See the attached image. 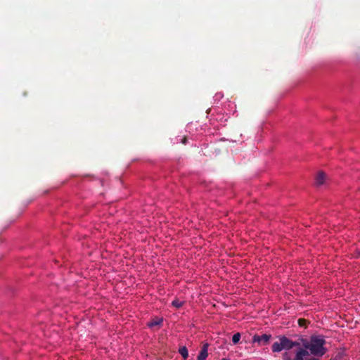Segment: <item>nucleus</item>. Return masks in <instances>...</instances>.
<instances>
[{
    "mask_svg": "<svg viewBox=\"0 0 360 360\" xmlns=\"http://www.w3.org/2000/svg\"><path fill=\"white\" fill-rule=\"evenodd\" d=\"M326 180V174L323 172L320 171L318 172V174L316 176L315 184L316 186H319L323 185L325 183Z\"/></svg>",
    "mask_w": 360,
    "mask_h": 360,
    "instance_id": "5",
    "label": "nucleus"
},
{
    "mask_svg": "<svg viewBox=\"0 0 360 360\" xmlns=\"http://www.w3.org/2000/svg\"><path fill=\"white\" fill-rule=\"evenodd\" d=\"M208 347H209V345L207 343H205L203 345V346L197 357L198 360H205L206 359V358L208 356V352H207Z\"/></svg>",
    "mask_w": 360,
    "mask_h": 360,
    "instance_id": "6",
    "label": "nucleus"
},
{
    "mask_svg": "<svg viewBox=\"0 0 360 360\" xmlns=\"http://www.w3.org/2000/svg\"><path fill=\"white\" fill-rule=\"evenodd\" d=\"M271 338V335L263 334L262 335H255L252 338V342L257 343L259 345H266Z\"/></svg>",
    "mask_w": 360,
    "mask_h": 360,
    "instance_id": "4",
    "label": "nucleus"
},
{
    "mask_svg": "<svg viewBox=\"0 0 360 360\" xmlns=\"http://www.w3.org/2000/svg\"><path fill=\"white\" fill-rule=\"evenodd\" d=\"M221 360H229V359L223 358Z\"/></svg>",
    "mask_w": 360,
    "mask_h": 360,
    "instance_id": "16",
    "label": "nucleus"
},
{
    "mask_svg": "<svg viewBox=\"0 0 360 360\" xmlns=\"http://www.w3.org/2000/svg\"><path fill=\"white\" fill-rule=\"evenodd\" d=\"M283 360H292V354L289 352H285L283 354Z\"/></svg>",
    "mask_w": 360,
    "mask_h": 360,
    "instance_id": "12",
    "label": "nucleus"
},
{
    "mask_svg": "<svg viewBox=\"0 0 360 360\" xmlns=\"http://www.w3.org/2000/svg\"><path fill=\"white\" fill-rule=\"evenodd\" d=\"M283 349V346L281 345V340L276 342L272 345L271 350L273 352H279Z\"/></svg>",
    "mask_w": 360,
    "mask_h": 360,
    "instance_id": "7",
    "label": "nucleus"
},
{
    "mask_svg": "<svg viewBox=\"0 0 360 360\" xmlns=\"http://www.w3.org/2000/svg\"><path fill=\"white\" fill-rule=\"evenodd\" d=\"M298 323L300 326H306L307 321L303 319H298Z\"/></svg>",
    "mask_w": 360,
    "mask_h": 360,
    "instance_id": "13",
    "label": "nucleus"
},
{
    "mask_svg": "<svg viewBox=\"0 0 360 360\" xmlns=\"http://www.w3.org/2000/svg\"><path fill=\"white\" fill-rule=\"evenodd\" d=\"M326 342L323 337L320 335H311L310 340H303L302 346L309 351V354L321 357L328 351L325 347Z\"/></svg>",
    "mask_w": 360,
    "mask_h": 360,
    "instance_id": "1",
    "label": "nucleus"
},
{
    "mask_svg": "<svg viewBox=\"0 0 360 360\" xmlns=\"http://www.w3.org/2000/svg\"><path fill=\"white\" fill-rule=\"evenodd\" d=\"M162 319L155 318L148 323V326L150 328L157 326H160L162 323Z\"/></svg>",
    "mask_w": 360,
    "mask_h": 360,
    "instance_id": "8",
    "label": "nucleus"
},
{
    "mask_svg": "<svg viewBox=\"0 0 360 360\" xmlns=\"http://www.w3.org/2000/svg\"><path fill=\"white\" fill-rule=\"evenodd\" d=\"M183 303H184L183 302L179 301V300H174L172 301V306H174L176 308H180L181 307H182Z\"/></svg>",
    "mask_w": 360,
    "mask_h": 360,
    "instance_id": "10",
    "label": "nucleus"
},
{
    "mask_svg": "<svg viewBox=\"0 0 360 360\" xmlns=\"http://www.w3.org/2000/svg\"><path fill=\"white\" fill-rule=\"evenodd\" d=\"M309 360H318V359L314 357V358H310Z\"/></svg>",
    "mask_w": 360,
    "mask_h": 360,
    "instance_id": "15",
    "label": "nucleus"
},
{
    "mask_svg": "<svg viewBox=\"0 0 360 360\" xmlns=\"http://www.w3.org/2000/svg\"><path fill=\"white\" fill-rule=\"evenodd\" d=\"M187 142V138L186 137H184L182 139H181V143L183 144H186Z\"/></svg>",
    "mask_w": 360,
    "mask_h": 360,
    "instance_id": "14",
    "label": "nucleus"
},
{
    "mask_svg": "<svg viewBox=\"0 0 360 360\" xmlns=\"http://www.w3.org/2000/svg\"><path fill=\"white\" fill-rule=\"evenodd\" d=\"M240 339V334L239 333H237L233 335L232 338V342L233 344H237Z\"/></svg>",
    "mask_w": 360,
    "mask_h": 360,
    "instance_id": "11",
    "label": "nucleus"
},
{
    "mask_svg": "<svg viewBox=\"0 0 360 360\" xmlns=\"http://www.w3.org/2000/svg\"><path fill=\"white\" fill-rule=\"evenodd\" d=\"M309 356V352L305 349V347H299V349H297L295 357L292 360H309L310 359Z\"/></svg>",
    "mask_w": 360,
    "mask_h": 360,
    "instance_id": "3",
    "label": "nucleus"
},
{
    "mask_svg": "<svg viewBox=\"0 0 360 360\" xmlns=\"http://www.w3.org/2000/svg\"><path fill=\"white\" fill-rule=\"evenodd\" d=\"M281 345L283 346V349L289 350L295 346H300L297 342H293L285 336H280Z\"/></svg>",
    "mask_w": 360,
    "mask_h": 360,
    "instance_id": "2",
    "label": "nucleus"
},
{
    "mask_svg": "<svg viewBox=\"0 0 360 360\" xmlns=\"http://www.w3.org/2000/svg\"><path fill=\"white\" fill-rule=\"evenodd\" d=\"M179 352L184 359H186L188 358V352L185 346L180 347L179 349Z\"/></svg>",
    "mask_w": 360,
    "mask_h": 360,
    "instance_id": "9",
    "label": "nucleus"
}]
</instances>
